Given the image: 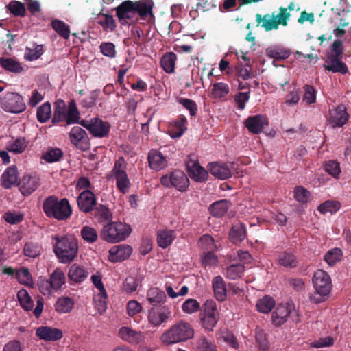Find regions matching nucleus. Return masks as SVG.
<instances>
[{"mask_svg":"<svg viewBox=\"0 0 351 351\" xmlns=\"http://www.w3.org/2000/svg\"><path fill=\"white\" fill-rule=\"evenodd\" d=\"M154 3L152 0H140L132 1L125 0L116 8V15L122 25L128 23L132 19L131 13H137L142 20H149L154 18L153 9Z\"/></svg>","mask_w":351,"mask_h":351,"instance_id":"f257e3e1","label":"nucleus"},{"mask_svg":"<svg viewBox=\"0 0 351 351\" xmlns=\"http://www.w3.org/2000/svg\"><path fill=\"white\" fill-rule=\"evenodd\" d=\"M194 336L192 326L184 320H180L164 332L160 336V341L165 345H171L191 339Z\"/></svg>","mask_w":351,"mask_h":351,"instance_id":"f03ea898","label":"nucleus"},{"mask_svg":"<svg viewBox=\"0 0 351 351\" xmlns=\"http://www.w3.org/2000/svg\"><path fill=\"white\" fill-rule=\"evenodd\" d=\"M313 284L316 293L310 296L311 301L319 304L326 300L332 287L330 276L325 271L318 269L313 275Z\"/></svg>","mask_w":351,"mask_h":351,"instance_id":"7ed1b4c3","label":"nucleus"},{"mask_svg":"<svg viewBox=\"0 0 351 351\" xmlns=\"http://www.w3.org/2000/svg\"><path fill=\"white\" fill-rule=\"evenodd\" d=\"M131 226L121 221H112L104 226L101 237L108 243H119L125 241L131 234Z\"/></svg>","mask_w":351,"mask_h":351,"instance_id":"20e7f679","label":"nucleus"},{"mask_svg":"<svg viewBox=\"0 0 351 351\" xmlns=\"http://www.w3.org/2000/svg\"><path fill=\"white\" fill-rule=\"evenodd\" d=\"M56 243L53 250L62 263L71 262L77 256L78 245L77 241L72 237H56Z\"/></svg>","mask_w":351,"mask_h":351,"instance_id":"39448f33","label":"nucleus"},{"mask_svg":"<svg viewBox=\"0 0 351 351\" xmlns=\"http://www.w3.org/2000/svg\"><path fill=\"white\" fill-rule=\"evenodd\" d=\"M291 16V14L287 11V8L280 7L279 8V13L275 14L274 12L271 15L266 14L262 17L261 14H256V21L257 26L261 25L266 32L273 29H278L279 25L287 26L288 21Z\"/></svg>","mask_w":351,"mask_h":351,"instance_id":"423d86ee","label":"nucleus"},{"mask_svg":"<svg viewBox=\"0 0 351 351\" xmlns=\"http://www.w3.org/2000/svg\"><path fill=\"white\" fill-rule=\"evenodd\" d=\"M43 210L47 217L59 221L66 219L72 213L67 199H46L43 203Z\"/></svg>","mask_w":351,"mask_h":351,"instance_id":"0eeeda50","label":"nucleus"},{"mask_svg":"<svg viewBox=\"0 0 351 351\" xmlns=\"http://www.w3.org/2000/svg\"><path fill=\"white\" fill-rule=\"evenodd\" d=\"M126 169L127 162L123 156H120L115 160L112 169L108 175L109 180L115 178L117 188L123 194L128 191L130 186Z\"/></svg>","mask_w":351,"mask_h":351,"instance_id":"6e6552de","label":"nucleus"},{"mask_svg":"<svg viewBox=\"0 0 351 351\" xmlns=\"http://www.w3.org/2000/svg\"><path fill=\"white\" fill-rule=\"evenodd\" d=\"M0 106L4 111L14 114L21 113L26 109L23 97L13 92H8L0 98Z\"/></svg>","mask_w":351,"mask_h":351,"instance_id":"1a4fd4ad","label":"nucleus"},{"mask_svg":"<svg viewBox=\"0 0 351 351\" xmlns=\"http://www.w3.org/2000/svg\"><path fill=\"white\" fill-rule=\"evenodd\" d=\"M219 319V313L216 302L213 300H208L204 304V315L201 318L203 327L212 331Z\"/></svg>","mask_w":351,"mask_h":351,"instance_id":"9d476101","label":"nucleus"},{"mask_svg":"<svg viewBox=\"0 0 351 351\" xmlns=\"http://www.w3.org/2000/svg\"><path fill=\"white\" fill-rule=\"evenodd\" d=\"M161 184L167 187H175L178 191H184L189 185L187 176L181 171H175L169 175L162 176Z\"/></svg>","mask_w":351,"mask_h":351,"instance_id":"9b49d317","label":"nucleus"},{"mask_svg":"<svg viewBox=\"0 0 351 351\" xmlns=\"http://www.w3.org/2000/svg\"><path fill=\"white\" fill-rule=\"evenodd\" d=\"M289 317L293 322H298V313L292 304H280L272 313V322L276 326L284 324Z\"/></svg>","mask_w":351,"mask_h":351,"instance_id":"f8f14e48","label":"nucleus"},{"mask_svg":"<svg viewBox=\"0 0 351 351\" xmlns=\"http://www.w3.org/2000/svg\"><path fill=\"white\" fill-rule=\"evenodd\" d=\"M171 311L165 306H154L148 311L147 320L153 326L157 327L167 322L171 317Z\"/></svg>","mask_w":351,"mask_h":351,"instance_id":"ddd939ff","label":"nucleus"},{"mask_svg":"<svg viewBox=\"0 0 351 351\" xmlns=\"http://www.w3.org/2000/svg\"><path fill=\"white\" fill-rule=\"evenodd\" d=\"M40 185V179L36 174L24 175L19 182L18 186L21 194L29 196Z\"/></svg>","mask_w":351,"mask_h":351,"instance_id":"4468645a","label":"nucleus"},{"mask_svg":"<svg viewBox=\"0 0 351 351\" xmlns=\"http://www.w3.org/2000/svg\"><path fill=\"white\" fill-rule=\"evenodd\" d=\"M349 114L346 111V108L343 105H339L329 111L328 123L335 128L337 127H342L348 120Z\"/></svg>","mask_w":351,"mask_h":351,"instance_id":"2eb2a0df","label":"nucleus"},{"mask_svg":"<svg viewBox=\"0 0 351 351\" xmlns=\"http://www.w3.org/2000/svg\"><path fill=\"white\" fill-rule=\"evenodd\" d=\"M343 56H335L326 55L324 68L325 70L332 73H339L345 75L348 73L347 65L342 61Z\"/></svg>","mask_w":351,"mask_h":351,"instance_id":"dca6fc26","label":"nucleus"},{"mask_svg":"<svg viewBox=\"0 0 351 351\" xmlns=\"http://www.w3.org/2000/svg\"><path fill=\"white\" fill-rule=\"evenodd\" d=\"M186 169L190 178L198 182H205L208 176V171L200 166L197 160L189 159L186 162Z\"/></svg>","mask_w":351,"mask_h":351,"instance_id":"f3484780","label":"nucleus"},{"mask_svg":"<svg viewBox=\"0 0 351 351\" xmlns=\"http://www.w3.org/2000/svg\"><path fill=\"white\" fill-rule=\"evenodd\" d=\"M244 123L250 133L258 134L262 132L265 125H268V121L265 116L256 114L247 117Z\"/></svg>","mask_w":351,"mask_h":351,"instance_id":"a211bd4d","label":"nucleus"},{"mask_svg":"<svg viewBox=\"0 0 351 351\" xmlns=\"http://www.w3.org/2000/svg\"><path fill=\"white\" fill-rule=\"evenodd\" d=\"M89 132L97 138L107 137L110 132V125L108 122L104 121L100 118L95 117L91 119V125H88Z\"/></svg>","mask_w":351,"mask_h":351,"instance_id":"6ab92c4d","label":"nucleus"},{"mask_svg":"<svg viewBox=\"0 0 351 351\" xmlns=\"http://www.w3.org/2000/svg\"><path fill=\"white\" fill-rule=\"evenodd\" d=\"M132 248L125 244L112 246L109 250L108 259L110 262H121L129 258Z\"/></svg>","mask_w":351,"mask_h":351,"instance_id":"aec40b11","label":"nucleus"},{"mask_svg":"<svg viewBox=\"0 0 351 351\" xmlns=\"http://www.w3.org/2000/svg\"><path fill=\"white\" fill-rule=\"evenodd\" d=\"M36 335L40 340L46 341H56L60 339L62 336L61 330L50 326H40L36 330Z\"/></svg>","mask_w":351,"mask_h":351,"instance_id":"412c9836","label":"nucleus"},{"mask_svg":"<svg viewBox=\"0 0 351 351\" xmlns=\"http://www.w3.org/2000/svg\"><path fill=\"white\" fill-rule=\"evenodd\" d=\"M69 138L77 147L84 149L86 148L88 140L86 132L79 126L73 127L69 132Z\"/></svg>","mask_w":351,"mask_h":351,"instance_id":"4be33fe9","label":"nucleus"},{"mask_svg":"<svg viewBox=\"0 0 351 351\" xmlns=\"http://www.w3.org/2000/svg\"><path fill=\"white\" fill-rule=\"evenodd\" d=\"M119 337L130 343L138 344L144 339L143 334L128 326H123L119 330Z\"/></svg>","mask_w":351,"mask_h":351,"instance_id":"5701e85b","label":"nucleus"},{"mask_svg":"<svg viewBox=\"0 0 351 351\" xmlns=\"http://www.w3.org/2000/svg\"><path fill=\"white\" fill-rule=\"evenodd\" d=\"M147 160L150 168L155 171L163 169L167 165V161L162 154L154 149L149 152Z\"/></svg>","mask_w":351,"mask_h":351,"instance_id":"b1692460","label":"nucleus"},{"mask_svg":"<svg viewBox=\"0 0 351 351\" xmlns=\"http://www.w3.org/2000/svg\"><path fill=\"white\" fill-rule=\"evenodd\" d=\"M212 288L215 299L219 302H223L227 298L226 283L221 276H217L213 278Z\"/></svg>","mask_w":351,"mask_h":351,"instance_id":"393cba45","label":"nucleus"},{"mask_svg":"<svg viewBox=\"0 0 351 351\" xmlns=\"http://www.w3.org/2000/svg\"><path fill=\"white\" fill-rule=\"evenodd\" d=\"M210 173L215 178L220 180H226L231 177V171L228 165L214 162L208 164Z\"/></svg>","mask_w":351,"mask_h":351,"instance_id":"a878e982","label":"nucleus"},{"mask_svg":"<svg viewBox=\"0 0 351 351\" xmlns=\"http://www.w3.org/2000/svg\"><path fill=\"white\" fill-rule=\"evenodd\" d=\"M19 172L16 165L8 167L1 177V184L5 189H10L18 180Z\"/></svg>","mask_w":351,"mask_h":351,"instance_id":"bb28decb","label":"nucleus"},{"mask_svg":"<svg viewBox=\"0 0 351 351\" xmlns=\"http://www.w3.org/2000/svg\"><path fill=\"white\" fill-rule=\"evenodd\" d=\"M75 301L68 296L58 298L54 304V308L56 312L60 314L69 313L74 308Z\"/></svg>","mask_w":351,"mask_h":351,"instance_id":"cd10ccee","label":"nucleus"},{"mask_svg":"<svg viewBox=\"0 0 351 351\" xmlns=\"http://www.w3.org/2000/svg\"><path fill=\"white\" fill-rule=\"evenodd\" d=\"M176 237V232L172 230H162L157 233V243L159 247L165 249L169 246Z\"/></svg>","mask_w":351,"mask_h":351,"instance_id":"c85d7f7f","label":"nucleus"},{"mask_svg":"<svg viewBox=\"0 0 351 351\" xmlns=\"http://www.w3.org/2000/svg\"><path fill=\"white\" fill-rule=\"evenodd\" d=\"M165 293L158 287L149 288L146 294V300L149 304H160L166 302Z\"/></svg>","mask_w":351,"mask_h":351,"instance_id":"c756f323","label":"nucleus"},{"mask_svg":"<svg viewBox=\"0 0 351 351\" xmlns=\"http://www.w3.org/2000/svg\"><path fill=\"white\" fill-rule=\"evenodd\" d=\"M43 45L33 43L31 46H27L25 49L24 59L27 61L38 60L43 54Z\"/></svg>","mask_w":351,"mask_h":351,"instance_id":"7c9ffc66","label":"nucleus"},{"mask_svg":"<svg viewBox=\"0 0 351 351\" xmlns=\"http://www.w3.org/2000/svg\"><path fill=\"white\" fill-rule=\"evenodd\" d=\"M0 65L5 70L14 73H21L23 71L21 63L11 58H0Z\"/></svg>","mask_w":351,"mask_h":351,"instance_id":"2f4dec72","label":"nucleus"},{"mask_svg":"<svg viewBox=\"0 0 351 351\" xmlns=\"http://www.w3.org/2000/svg\"><path fill=\"white\" fill-rule=\"evenodd\" d=\"M276 302L272 297L265 295L257 300L256 307L258 312L267 314L274 308Z\"/></svg>","mask_w":351,"mask_h":351,"instance_id":"473e14b6","label":"nucleus"},{"mask_svg":"<svg viewBox=\"0 0 351 351\" xmlns=\"http://www.w3.org/2000/svg\"><path fill=\"white\" fill-rule=\"evenodd\" d=\"M49 280L53 286L55 291H58L62 289V287L66 283V276L64 271L57 268L50 275Z\"/></svg>","mask_w":351,"mask_h":351,"instance_id":"72a5a7b5","label":"nucleus"},{"mask_svg":"<svg viewBox=\"0 0 351 351\" xmlns=\"http://www.w3.org/2000/svg\"><path fill=\"white\" fill-rule=\"evenodd\" d=\"M177 56L173 52L166 53L160 60V64L163 70L167 73L174 72Z\"/></svg>","mask_w":351,"mask_h":351,"instance_id":"f704fd0d","label":"nucleus"},{"mask_svg":"<svg viewBox=\"0 0 351 351\" xmlns=\"http://www.w3.org/2000/svg\"><path fill=\"white\" fill-rule=\"evenodd\" d=\"M88 276V272L84 269L76 264L73 265L68 273V276L71 280L75 282H81L84 281Z\"/></svg>","mask_w":351,"mask_h":351,"instance_id":"c9c22d12","label":"nucleus"},{"mask_svg":"<svg viewBox=\"0 0 351 351\" xmlns=\"http://www.w3.org/2000/svg\"><path fill=\"white\" fill-rule=\"evenodd\" d=\"M229 234L233 243L241 242L246 236L245 228L241 223L238 222L232 226Z\"/></svg>","mask_w":351,"mask_h":351,"instance_id":"e433bc0d","label":"nucleus"},{"mask_svg":"<svg viewBox=\"0 0 351 351\" xmlns=\"http://www.w3.org/2000/svg\"><path fill=\"white\" fill-rule=\"evenodd\" d=\"M229 206L230 202L226 199H222L211 204L209 210L212 215L221 217L227 212Z\"/></svg>","mask_w":351,"mask_h":351,"instance_id":"4c0bfd02","label":"nucleus"},{"mask_svg":"<svg viewBox=\"0 0 351 351\" xmlns=\"http://www.w3.org/2000/svg\"><path fill=\"white\" fill-rule=\"evenodd\" d=\"M28 145V141L25 138H18L12 142L6 144V149L15 154L23 152Z\"/></svg>","mask_w":351,"mask_h":351,"instance_id":"58836bf2","label":"nucleus"},{"mask_svg":"<svg viewBox=\"0 0 351 351\" xmlns=\"http://www.w3.org/2000/svg\"><path fill=\"white\" fill-rule=\"evenodd\" d=\"M290 51L280 47H271L266 49V55L277 60H285L290 56Z\"/></svg>","mask_w":351,"mask_h":351,"instance_id":"ea45409f","label":"nucleus"},{"mask_svg":"<svg viewBox=\"0 0 351 351\" xmlns=\"http://www.w3.org/2000/svg\"><path fill=\"white\" fill-rule=\"evenodd\" d=\"M17 298L20 305L25 311H29L33 309L34 301L25 289H21L18 291Z\"/></svg>","mask_w":351,"mask_h":351,"instance_id":"a19ab883","label":"nucleus"},{"mask_svg":"<svg viewBox=\"0 0 351 351\" xmlns=\"http://www.w3.org/2000/svg\"><path fill=\"white\" fill-rule=\"evenodd\" d=\"M66 119V104L63 100H58L55 104V109L52 118L53 124L64 121Z\"/></svg>","mask_w":351,"mask_h":351,"instance_id":"79ce46f5","label":"nucleus"},{"mask_svg":"<svg viewBox=\"0 0 351 351\" xmlns=\"http://www.w3.org/2000/svg\"><path fill=\"white\" fill-rule=\"evenodd\" d=\"M245 271V267L243 264H232L226 269L225 276L230 280H237L240 278Z\"/></svg>","mask_w":351,"mask_h":351,"instance_id":"37998d69","label":"nucleus"},{"mask_svg":"<svg viewBox=\"0 0 351 351\" xmlns=\"http://www.w3.org/2000/svg\"><path fill=\"white\" fill-rule=\"evenodd\" d=\"M90 186V182L87 178L81 177L77 182L76 188L82 191L77 197H95V195L88 190Z\"/></svg>","mask_w":351,"mask_h":351,"instance_id":"c03bdc74","label":"nucleus"},{"mask_svg":"<svg viewBox=\"0 0 351 351\" xmlns=\"http://www.w3.org/2000/svg\"><path fill=\"white\" fill-rule=\"evenodd\" d=\"M278 263L285 267H295L298 261L295 255L291 252H283L278 255Z\"/></svg>","mask_w":351,"mask_h":351,"instance_id":"a18cd8bd","label":"nucleus"},{"mask_svg":"<svg viewBox=\"0 0 351 351\" xmlns=\"http://www.w3.org/2000/svg\"><path fill=\"white\" fill-rule=\"evenodd\" d=\"M107 297L106 291L97 292L94 295L95 308L99 314L104 313L107 308Z\"/></svg>","mask_w":351,"mask_h":351,"instance_id":"49530a36","label":"nucleus"},{"mask_svg":"<svg viewBox=\"0 0 351 351\" xmlns=\"http://www.w3.org/2000/svg\"><path fill=\"white\" fill-rule=\"evenodd\" d=\"M341 208V203L335 199H329L320 204L318 210L322 214L328 213L333 214L337 212Z\"/></svg>","mask_w":351,"mask_h":351,"instance_id":"de8ad7c7","label":"nucleus"},{"mask_svg":"<svg viewBox=\"0 0 351 351\" xmlns=\"http://www.w3.org/2000/svg\"><path fill=\"white\" fill-rule=\"evenodd\" d=\"M52 28L63 38L68 39L70 36V28L64 21L55 19L51 21Z\"/></svg>","mask_w":351,"mask_h":351,"instance_id":"09e8293b","label":"nucleus"},{"mask_svg":"<svg viewBox=\"0 0 351 351\" xmlns=\"http://www.w3.org/2000/svg\"><path fill=\"white\" fill-rule=\"evenodd\" d=\"M63 157V152L61 149L58 147L49 148L45 152L41 158L47 162H55L60 161Z\"/></svg>","mask_w":351,"mask_h":351,"instance_id":"8fccbe9b","label":"nucleus"},{"mask_svg":"<svg viewBox=\"0 0 351 351\" xmlns=\"http://www.w3.org/2000/svg\"><path fill=\"white\" fill-rule=\"evenodd\" d=\"M186 123V118L183 115L180 116L179 119L174 123L173 132L171 134L172 137H180L187 130Z\"/></svg>","mask_w":351,"mask_h":351,"instance_id":"3c124183","label":"nucleus"},{"mask_svg":"<svg viewBox=\"0 0 351 351\" xmlns=\"http://www.w3.org/2000/svg\"><path fill=\"white\" fill-rule=\"evenodd\" d=\"M51 104L49 102H45L40 106L37 109L36 117L40 123L47 122L51 117Z\"/></svg>","mask_w":351,"mask_h":351,"instance_id":"603ef678","label":"nucleus"},{"mask_svg":"<svg viewBox=\"0 0 351 351\" xmlns=\"http://www.w3.org/2000/svg\"><path fill=\"white\" fill-rule=\"evenodd\" d=\"M16 276L19 282L25 286L32 287L33 279L29 270L25 267H21L16 271Z\"/></svg>","mask_w":351,"mask_h":351,"instance_id":"864d4df0","label":"nucleus"},{"mask_svg":"<svg viewBox=\"0 0 351 351\" xmlns=\"http://www.w3.org/2000/svg\"><path fill=\"white\" fill-rule=\"evenodd\" d=\"M40 292L45 296L50 297L55 291L49 279L40 278L37 282Z\"/></svg>","mask_w":351,"mask_h":351,"instance_id":"5fc2aeb1","label":"nucleus"},{"mask_svg":"<svg viewBox=\"0 0 351 351\" xmlns=\"http://www.w3.org/2000/svg\"><path fill=\"white\" fill-rule=\"evenodd\" d=\"M82 239L89 243H93L97 240L98 235L96 230L91 226H85L81 230Z\"/></svg>","mask_w":351,"mask_h":351,"instance_id":"6e6d98bb","label":"nucleus"},{"mask_svg":"<svg viewBox=\"0 0 351 351\" xmlns=\"http://www.w3.org/2000/svg\"><path fill=\"white\" fill-rule=\"evenodd\" d=\"M100 15L104 17V20H99L97 23L99 24L104 31L113 32L117 27L116 21L113 16L108 14L100 13Z\"/></svg>","mask_w":351,"mask_h":351,"instance_id":"4d7b16f0","label":"nucleus"},{"mask_svg":"<svg viewBox=\"0 0 351 351\" xmlns=\"http://www.w3.org/2000/svg\"><path fill=\"white\" fill-rule=\"evenodd\" d=\"M199 309V302L197 300L193 298L187 299L182 305V310L186 314L195 313Z\"/></svg>","mask_w":351,"mask_h":351,"instance_id":"13d9d810","label":"nucleus"},{"mask_svg":"<svg viewBox=\"0 0 351 351\" xmlns=\"http://www.w3.org/2000/svg\"><path fill=\"white\" fill-rule=\"evenodd\" d=\"M199 246L208 252L217 250L214 239L208 234H204L199 239Z\"/></svg>","mask_w":351,"mask_h":351,"instance_id":"bf43d9fd","label":"nucleus"},{"mask_svg":"<svg viewBox=\"0 0 351 351\" xmlns=\"http://www.w3.org/2000/svg\"><path fill=\"white\" fill-rule=\"evenodd\" d=\"M141 284V280L130 276L127 277L123 282V289L127 293H133L136 291L137 287Z\"/></svg>","mask_w":351,"mask_h":351,"instance_id":"052dcab7","label":"nucleus"},{"mask_svg":"<svg viewBox=\"0 0 351 351\" xmlns=\"http://www.w3.org/2000/svg\"><path fill=\"white\" fill-rule=\"evenodd\" d=\"M10 12L15 16L23 17L25 16L26 10L25 5L17 1H12L8 5Z\"/></svg>","mask_w":351,"mask_h":351,"instance_id":"680f3d73","label":"nucleus"},{"mask_svg":"<svg viewBox=\"0 0 351 351\" xmlns=\"http://www.w3.org/2000/svg\"><path fill=\"white\" fill-rule=\"evenodd\" d=\"M229 93V86L223 82L215 83L212 90V95L215 98H222Z\"/></svg>","mask_w":351,"mask_h":351,"instance_id":"e2e57ef3","label":"nucleus"},{"mask_svg":"<svg viewBox=\"0 0 351 351\" xmlns=\"http://www.w3.org/2000/svg\"><path fill=\"white\" fill-rule=\"evenodd\" d=\"M342 252L339 248H334L329 250L324 256L326 262L329 265H334L341 260Z\"/></svg>","mask_w":351,"mask_h":351,"instance_id":"0e129e2a","label":"nucleus"},{"mask_svg":"<svg viewBox=\"0 0 351 351\" xmlns=\"http://www.w3.org/2000/svg\"><path fill=\"white\" fill-rule=\"evenodd\" d=\"M23 251L25 256L35 258L40 254L42 247L37 243H27L24 246Z\"/></svg>","mask_w":351,"mask_h":351,"instance_id":"69168bd1","label":"nucleus"},{"mask_svg":"<svg viewBox=\"0 0 351 351\" xmlns=\"http://www.w3.org/2000/svg\"><path fill=\"white\" fill-rule=\"evenodd\" d=\"M143 310V306L140 302L135 300H131L128 302L126 305V313L129 317H134L140 313Z\"/></svg>","mask_w":351,"mask_h":351,"instance_id":"338daca9","label":"nucleus"},{"mask_svg":"<svg viewBox=\"0 0 351 351\" xmlns=\"http://www.w3.org/2000/svg\"><path fill=\"white\" fill-rule=\"evenodd\" d=\"M324 170L328 174L337 178L341 173L340 165L335 160H329L324 164Z\"/></svg>","mask_w":351,"mask_h":351,"instance_id":"774afa93","label":"nucleus"}]
</instances>
